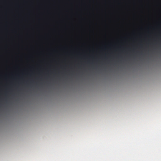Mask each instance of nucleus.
I'll list each match as a JSON object with an SVG mask.
<instances>
[{
    "label": "nucleus",
    "mask_w": 161,
    "mask_h": 161,
    "mask_svg": "<svg viewBox=\"0 0 161 161\" xmlns=\"http://www.w3.org/2000/svg\"><path fill=\"white\" fill-rule=\"evenodd\" d=\"M139 34H144L150 35L152 34V32H150L149 31H147L146 32H144V33H139Z\"/></svg>",
    "instance_id": "obj_1"
},
{
    "label": "nucleus",
    "mask_w": 161,
    "mask_h": 161,
    "mask_svg": "<svg viewBox=\"0 0 161 161\" xmlns=\"http://www.w3.org/2000/svg\"><path fill=\"white\" fill-rule=\"evenodd\" d=\"M159 34H161V31H159Z\"/></svg>",
    "instance_id": "obj_2"
}]
</instances>
